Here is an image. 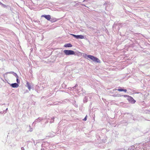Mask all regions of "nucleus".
I'll list each match as a JSON object with an SVG mask.
<instances>
[{
	"label": "nucleus",
	"mask_w": 150,
	"mask_h": 150,
	"mask_svg": "<svg viewBox=\"0 0 150 150\" xmlns=\"http://www.w3.org/2000/svg\"><path fill=\"white\" fill-rule=\"evenodd\" d=\"M87 57L93 61L98 63H100V60L98 58L92 55H88L87 56Z\"/></svg>",
	"instance_id": "obj_1"
},
{
	"label": "nucleus",
	"mask_w": 150,
	"mask_h": 150,
	"mask_svg": "<svg viewBox=\"0 0 150 150\" xmlns=\"http://www.w3.org/2000/svg\"><path fill=\"white\" fill-rule=\"evenodd\" d=\"M64 52L67 55H74L75 54L74 52L71 50H65L64 51Z\"/></svg>",
	"instance_id": "obj_2"
},
{
	"label": "nucleus",
	"mask_w": 150,
	"mask_h": 150,
	"mask_svg": "<svg viewBox=\"0 0 150 150\" xmlns=\"http://www.w3.org/2000/svg\"><path fill=\"white\" fill-rule=\"evenodd\" d=\"M71 35L77 39H83L84 38V36L82 35H76L74 34Z\"/></svg>",
	"instance_id": "obj_3"
},
{
	"label": "nucleus",
	"mask_w": 150,
	"mask_h": 150,
	"mask_svg": "<svg viewBox=\"0 0 150 150\" xmlns=\"http://www.w3.org/2000/svg\"><path fill=\"white\" fill-rule=\"evenodd\" d=\"M128 100L129 101L132 103H134L136 102V101L134 100L132 97L131 96H128Z\"/></svg>",
	"instance_id": "obj_4"
},
{
	"label": "nucleus",
	"mask_w": 150,
	"mask_h": 150,
	"mask_svg": "<svg viewBox=\"0 0 150 150\" xmlns=\"http://www.w3.org/2000/svg\"><path fill=\"white\" fill-rule=\"evenodd\" d=\"M42 17H45L47 20L49 21L51 19V17L50 15H42Z\"/></svg>",
	"instance_id": "obj_5"
},
{
	"label": "nucleus",
	"mask_w": 150,
	"mask_h": 150,
	"mask_svg": "<svg viewBox=\"0 0 150 150\" xmlns=\"http://www.w3.org/2000/svg\"><path fill=\"white\" fill-rule=\"evenodd\" d=\"M11 86L13 88H17L19 86L18 84L16 83H12L11 85Z\"/></svg>",
	"instance_id": "obj_6"
},
{
	"label": "nucleus",
	"mask_w": 150,
	"mask_h": 150,
	"mask_svg": "<svg viewBox=\"0 0 150 150\" xmlns=\"http://www.w3.org/2000/svg\"><path fill=\"white\" fill-rule=\"evenodd\" d=\"M65 47H72V45L70 43H68L65 44L64 46Z\"/></svg>",
	"instance_id": "obj_7"
},
{
	"label": "nucleus",
	"mask_w": 150,
	"mask_h": 150,
	"mask_svg": "<svg viewBox=\"0 0 150 150\" xmlns=\"http://www.w3.org/2000/svg\"><path fill=\"white\" fill-rule=\"evenodd\" d=\"M26 86L28 87V90L30 91L31 89V86L29 83L28 82H27L26 83Z\"/></svg>",
	"instance_id": "obj_8"
},
{
	"label": "nucleus",
	"mask_w": 150,
	"mask_h": 150,
	"mask_svg": "<svg viewBox=\"0 0 150 150\" xmlns=\"http://www.w3.org/2000/svg\"><path fill=\"white\" fill-rule=\"evenodd\" d=\"M13 75L16 76V78L18 77V75L17 74L15 73H14V74H13Z\"/></svg>",
	"instance_id": "obj_9"
},
{
	"label": "nucleus",
	"mask_w": 150,
	"mask_h": 150,
	"mask_svg": "<svg viewBox=\"0 0 150 150\" xmlns=\"http://www.w3.org/2000/svg\"><path fill=\"white\" fill-rule=\"evenodd\" d=\"M18 77L16 78V81L18 83H20V81L18 80Z\"/></svg>",
	"instance_id": "obj_10"
},
{
	"label": "nucleus",
	"mask_w": 150,
	"mask_h": 150,
	"mask_svg": "<svg viewBox=\"0 0 150 150\" xmlns=\"http://www.w3.org/2000/svg\"><path fill=\"white\" fill-rule=\"evenodd\" d=\"M123 89H117V90L120 91H123Z\"/></svg>",
	"instance_id": "obj_11"
},
{
	"label": "nucleus",
	"mask_w": 150,
	"mask_h": 150,
	"mask_svg": "<svg viewBox=\"0 0 150 150\" xmlns=\"http://www.w3.org/2000/svg\"><path fill=\"white\" fill-rule=\"evenodd\" d=\"M14 72L13 71H11L10 72H7V73H10V74H14Z\"/></svg>",
	"instance_id": "obj_12"
},
{
	"label": "nucleus",
	"mask_w": 150,
	"mask_h": 150,
	"mask_svg": "<svg viewBox=\"0 0 150 150\" xmlns=\"http://www.w3.org/2000/svg\"><path fill=\"white\" fill-rule=\"evenodd\" d=\"M1 5H2V6H3V7H5L6 6L5 5L2 4V3H1Z\"/></svg>",
	"instance_id": "obj_13"
},
{
	"label": "nucleus",
	"mask_w": 150,
	"mask_h": 150,
	"mask_svg": "<svg viewBox=\"0 0 150 150\" xmlns=\"http://www.w3.org/2000/svg\"><path fill=\"white\" fill-rule=\"evenodd\" d=\"M86 117H87V116H86V117L84 118L83 119V120L84 121H86V120H87Z\"/></svg>",
	"instance_id": "obj_14"
},
{
	"label": "nucleus",
	"mask_w": 150,
	"mask_h": 150,
	"mask_svg": "<svg viewBox=\"0 0 150 150\" xmlns=\"http://www.w3.org/2000/svg\"><path fill=\"white\" fill-rule=\"evenodd\" d=\"M122 96H123L124 97H128V96L127 95H122Z\"/></svg>",
	"instance_id": "obj_15"
},
{
	"label": "nucleus",
	"mask_w": 150,
	"mask_h": 150,
	"mask_svg": "<svg viewBox=\"0 0 150 150\" xmlns=\"http://www.w3.org/2000/svg\"><path fill=\"white\" fill-rule=\"evenodd\" d=\"M21 150H24V149L23 147H22L21 148Z\"/></svg>",
	"instance_id": "obj_16"
},
{
	"label": "nucleus",
	"mask_w": 150,
	"mask_h": 150,
	"mask_svg": "<svg viewBox=\"0 0 150 150\" xmlns=\"http://www.w3.org/2000/svg\"><path fill=\"white\" fill-rule=\"evenodd\" d=\"M123 90V91L125 92H126L127 91V90L126 89H124Z\"/></svg>",
	"instance_id": "obj_17"
},
{
	"label": "nucleus",
	"mask_w": 150,
	"mask_h": 150,
	"mask_svg": "<svg viewBox=\"0 0 150 150\" xmlns=\"http://www.w3.org/2000/svg\"><path fill=\"white\" fill-rule=\"evenodd\" d=\"M80 2H79L78 3H77V4H80Z\"/></svg>",
	"instance_id": "obj_18"
},
{
	"label": "nucleus",
	"mask_w": 150,
	"mask_h": 150,
	"mask_svg": "<svg viewBox=\"0 0 150 150\" xmlns=\"http://www.w3.org/2000/svg\"><path fill=\"white\" fill-rule=\"evenodd\" d=\"M81 5H83V6H85L84 5V4H81Z\"/></svg>",
	"instance_id": "obj_19"
},
{
	"label": "nucleus",
	"mask_w": 150,
	"mask_h": 150,
	"mask_svg": "<svg viewBox=\"0 0 150 150\" xmlns=\"http://www.w3.org/2000/svg\"><path fill=\"white\" fill-rule=\"evenodd\" d=\"M87 1V0H84V1H83V2H84L85 1Z\"/></svg>",
	"instance_id": "obj_20"
},
{
	"label": "nucleus",
	"mask_w": 150,
	"mask_h": 150,
	"mask_svg": "<svg viewBox=\"0 0 150 150\" xmlns=\"http://www.w3.org/2000/svg\"><path fill=\"white\" fill-rule=\"evenodd\" d=\"M32 131V129H31V130H30V131Z\"/></svg>",
	"instance_id": "obj_21"
},
{
	"label": "nucleus",
	"mask_w": 150,
	"mask_h": 150,
	"mask_svg": "<svg viewBox=\"0 0 150 150\" xmlns=\"http://www.w3.org/2000/svg\"><path fill=\"white\" fill-rule=\"evenodd\" d=\"M32 131V129H31V130H30V131Z\"/></svg>",
	"instance_id": "obj_22"
},
{
	"label": "nucleus",
	"mask_w": 150,
	"mask_h": 150,
	"mask_svg": "<svg viewBox=\"0 0 150 150\" xmlns=\"http://www.w3.org/2000/svg\"><path fill=\"white\" fill-rule=\"evenodd\" d=\"M1 3L0 2V4H1Z\"/></svg>",
	"instance_id": "obj_23"
},
{
	"label": "nucleus",
	"mask_w": 150,
	"mask_h": 150,
	"mask_svg": "<svg viewBox=\"0 0 150 150\" xmlns=\"http://www.w3.org/2000/svg\"><path fill=\"white\" fill-rule=\"evenodd\" d=\"M41 150H43V149H41Z\"/></svg>",
	"instance_id": "obj_24"
}]
</instances>
